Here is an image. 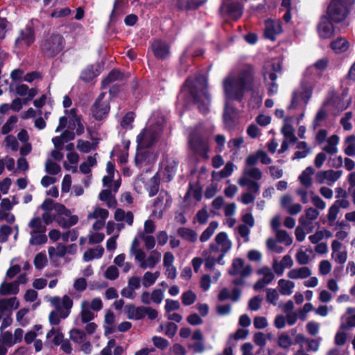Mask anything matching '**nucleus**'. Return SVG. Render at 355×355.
Instances as JSON below:
<instances>
[{
    "label": "nucleus",
    "mask_w": 355,
    "mask_h": 355,
    "mask_svg": "<svg viewBox=\"0 0 355 355\" xmlns=\"http://www.w3.org/2000/svg\"><path fill=\"white\" fill-rule=\"evenodd\" d=\"M254 80L251 66H244L236 74L231 73L223 82L225 95L224 123L232 125L235 116L234 109L230 105L232 101H241L246 90L252 88Z\"/></svg>",
    "instance_id": "f257e3e1"
},
{
    "label": "nucleus",
    "mask_w": 355,
    "mask_h": 355,
    "mask_svg": "<svg viewBox=\"0 0 355 355\" xmlns=\"http://www.w3.org/2000/svg\"><path fill=\"white\" fill-rule=\"evenodd\" d=\"M329 60L326 58L317 60L313 65L306 68L300 86L293 91L288 110L295 109L301 103L306 105L312 96L313 80L320 76L328 66Z\"/></svg>",
    "instance_id": "f03ea898"
},
{
    "label": "nucleus",
    "mask_w": 355,
    "mask_h": 355,
    "mask_svg": "<svg viewBox=\"0 0 355 355\" xmlns=\"http://www.w3.org/2000/svg\"><path fill=\"white\" fill-rule=\"evenodd\" d=\"M40 208L44 211L42 218L45 225L55 220L60 227H69L76 225L78 220V217L71 215L63 205L55 203L49 198L42 202Z\"/></svg>",
    "instance_id": "7ed1b4c3"
},
{
    "label": "nucleus",
    "mask_w": 355,
    "mask_h": 355,
    "mask_svg": "<svg viewBox=\"0 0 355 355\" xmlns=\"http://www.w3.org/2000/svg\"><path fill=\"white\" fill-rule=\"evenodd\" d=\"M207 79L204 76H199L195 78H189L186 81L182 92L190 94L193 101L198 104V108L202 113L209 110L210 97L207 93Z\"/></svg>",
    "instance_id": "20e7f679"
},
{
    "label": "nucleus",
    "mask_w": 355,
    "mask_h": 355,
    "mask_svg": "<svg viewBox=\"0 0 355 355\" xmlns=\"http://www.w3.org/2000/svg\"><path fill=\"white\" fill-rule=\"evenodd\" d=\"M49 301L55 309L49 314V322L51 325H58L61 319L67 318L70 314L73 306V300L65 295L62 298L58 296L52 297Z\"/></svg>",
    "instance_id": "39448f33"
},
{
    "label": "nucleus",
    "mask_w": 355,
    "mask_h": 355,
    "mask_svg": "<svg viewBox=\"0 0 355 355\" xmlns=\"http://www.w3.org/2000/svg\"><path fill=\"white\" fill-rule=\"evenodd\" d=\"M262 172L257 167H244L242 176L239 179L238 183L241 187H247L250 191L257 193L259 191V185L255 181L261 180Z\"/></svg>",
    "instance_id": "423d86ee"
},
{
    "label": "nucleus",
    "mask_w": 355,
    "mask_h": 355,
    "mask_svg": "<svg viewBox=\"0 0 355 355\" xmlns=\"http://www.w3.org/2000/svg\"><path fill=\"white\" fill-rule=\"evenodd\" d=\"M281 71V65L279 61L268 62L264 67V80L268 87V94L272 96L277 93L278 85L275 83L277 73Z\"/></svg>",
    "instance_id": "0eeeda50"
},
{
    "label": "nucleus",
    "mask_w": 355,
    "mask_h": 355,
    "mask_svg": "<svg viewBox=\"0 0 355 355\" xmlns=\"http://www.w3.org/2000/svg\"><path fill=\"white\" fill-rule=\"evenodd\" d=\"M178 166V163L173 159L165 157L160 163V166L156 175L153 179L155 182L157 183V180H162L163 182H168L174 176Z\"/></svg>",
    "instance_id": "6e6552de"
},
{
    "label": "nucleus",
    "mask_w": 355,
    "mask_h": 355,
    "mask_svg": "<svg viewBox=\"0 0 355 355\" xmlns=\"http://www.w3.org/2000/svg\"><path fill=\"white\" fill-rule=\"evenodd\" d=\"M327 14L334 22L338 23L347 17V9L340 0H333L328 7Z\"/></svg>",
    "instance_id": "1a4fd4ad"
},
{
    "label": "nucleus",
    "mask_w": 355,
    "mask_h": 355,
    "mask_svg": "<svg viewBox=\"0 0 355 355\" xmlns=\"http://www.w3.org/2000/svg\"><path fill=\"white\" fill-rule=\"evenodd\" d=\"M63 48V38L59 35L51 36L42 45V49L49 56H53Z\"/></svg>",
    "instance_id": "9d476101"
},
{
    "label": "nucleus",
    "mask_w": 355,
    "mask_h": 355,
    "mask_svg": "<svg viewBox=\"0 0 355 355\" xmlns=\"http://www.w3.org/2000/svg\"><path fill=\"white\" fill-rule=\"evenodd\" d=\"M158 135V130L151 127L146 128L138 136V148H147L152 146Z\"/></svg>",
    "instance_id": "9b49d317"
},
{
    "label": "nucleus",
    "mask_w": 355,
    "mask_h": 355,
    "mask_svg": "<svg viewBox=\"0 0 355 355\" xmlns=\"http://www.w3.org/2000/svg\"><path fill=\"white\" fill-rule=\"evenodd\" d=\"M161 253L157 250H152L146 256L145 252L141 256L136 259L139 263V266L141 269H152L154 268L156 265L161 260Z\"/></svg>",
    "instance_id": "f8f14e48"
},
{
    "label": "nucleus",
    "mask_w": 355,
    "mask_h": 355,
    "mask_svg": "<svg viewBox=\"0 0 355 355\" xmlns=\"http://www.w3.org/2000/svg\"><path fill=\"white\" fill-rule=\"evenodd\" d=\"M342 175V171H320L315 175V181L320 184H327L329 186H332Z\"/></svg>",
    "instance_id": "ddd939ff"
},
{
    "label": "nucleus",
    "mask_w": 355,
    "mask_h": 355,
    "mask_svg": "<svg viewBox=\"0 0 355 355\" xmlns=\"http://www.w3.org/2000/svg\"><path fill=\"white\" fill-rule=\"evenodd\" d=\"M189 142L191 148L196 153L200 155L205 158H208V143L205 138L198 135H191L189 137Z\"/></svg>",
    "instance_id": "4468645a"
},
{
    "label": "nucleus",
    "mask_w": 355,
    "mask_h": 355,
    "mask_svg": "<svg viewBox=\"0 0 355 355\" xmlns=\"http://www.w3.org/2000/svg\"><path fill=\"white\" fill-rule=\"evenodd\" d=\"M232 248V242L225 232H220L215 237V243L209 245V252L227 253Z\"/></svg>",
    "instance_id": "2eb2a0df"
},
{
    "label": "nucleus",
    "mask_w": 355,
    "mask_h": 355,
    "mask_svg": "<svg viewBox=\"0 0 355 355\" xmlns=\"http://www.w3.org/2000/svg\"><path fill=\"white\" fill-rule=\"evenodd\" d=\"M105 94L101 93L92 107V114L98 120L103 119L110 110L108 100L105 99Z\"/></svg>",
    "instance_id": "dca6fc26"
},
{
    "label": "nucleus",
    "mask_w": 355,
    "mask_h": 355,
    "mask_svg": "<svg viewBox=\"0 0 355 355\" xmlns=\"http://www.w3.org/2000/svg\"><path fill=\"white\" fill-rule=\"evenodd\" d=\"M331 259L337 263L343 265L347 259V251L342 243L333 240L331 244Z\"/></svg>",
    "instance_id": "f3484780"
},
{
    "label": "nucleus",
    "mask_w": 355,
    "mask_h": 355,
    "mask_svg": "<svg viewBox=\"0 0 355 355\" xmlns=\"http://www.w3.org/2000/svg\"><path fill=\"white\" fill-rule=\"evenodd\" d=\"M156 155L150 150L138 148L135 157V163L139 168L149 166L156 160Z\"/></svg>",
    "instance_id": "a211bd4d"
},
{
    "label": "nucleus",
    "mask_w": 355,
    "mask_h": 355,
    "mask_svg": "<svg viewBox=\"0 0 355 355\" xmlns=\"http://www.w3.org/2000/svg\"><path fill=\"white\" fill-rule=\"evenodd\" d=\"M294 264L293 260L291 255H284L281 260L274 258L272 263V269L275 274L282 276L285 269L291 268Z\"/></svg>",
    "instance_id": "6ab92c4d"
},
{
    "label": "nucleus",
    "mask_w": 355,
    "mask_h": 355,
    "mask_svg": "<svg viewBox=\"0 0 355 355\" xmlns=\"http://www.w3.org/2000/svg\"><path fill=\"white\" fill-rule=\"evenodd\" d=\"M19 307V302L15 297L8 299L0 298V320L5 315H10Z\"/></svg>",
    "instance_id": "aec40b11"
},
{
    "label": "nucleus",
    "mask_w": 355,
    "mask_h": 355,
    "mask_svg": "<svg viewBox=\"0 0 355 355\" xmlns=\"http://www.w3.org/2000/svg\"><path fill=\"white\" fill-rule=\"evenodd\" d=\"M280 205L283 209H286L291 215H296L302 209V207L300 203H293V197L288 194L284 195L280 198Z\"/></svg>",
    "instance_id": "412c9836"
},
{
    "label": "nucleus",
    "mask_w": 355,
    "mask_h": 355,
    "mask_svg": "<svg viewBox=\"0 0 355 355\" xmlns=\"http://www.w3.org/2000/svg\"><path fill=\"white\" fill-rule=\"evenodd\" d=\"M251 271L252 269L250 266H245L243 259L237 258L233 260L230 273L233 275H240L245 277L248 276Z\"/></svg>",
    "instance_id": "4be33fe9"
},
{
    "label": "nucleus",
    "mask_w": 355,
    "mask_h": 355,
    "mask_svg": "<svg viewBox=\"0 0 355 355\" xmlns=\"http://www.w3.org/2000/svg\"><path fill=\"white\" fill-rule=\"evenodd\" d=\"M334 32L332 23L327 17H322L318 25V33L320 37L323 39L330 38Z\"/></svg>",
    "instance_id": "5701e85b"
},
{
    "label": "nucleus",
    "mask_w": 355,
    "mask_h": 355,
    "mask_svg": "<svg viewBox=\"0 0 355 355\" xmlns=\"http://www.w3.org/2000/svg\"><path fill=\"white\" fill-rule=\"evenodd\" d=\"M34 40L33 30L30 26H26L21 31L20 35L15 40V44L19 47H26L32 44Z\"/></svg>",
    "instance_id": "b1692460"
},
{
    "label": "nucleus",
    "mask_w": 355,
    "mask_h": 355,
    "mask_svg": "<svg viewBox=\"0 0 355 355\" xmlns=\"http://www.w3.org/2000/svg\"><path fill=\"white\" fill-rule=\"evenodd\" d=\"M281 22L279 20H267L266 21L265 36L270 40H275L277 35L282 33Z\"/></svg>",
    "instance_id": "393cba45"
},
{
    "label": "nucleus",
    "mask_w": 355,
    "mask_h": 355,
    "mask_svg": "<svg viewBox=\"0 0 355 355\" xmlns=\"http://www.w3.org/2000/svg\"><path fill=\"white\" fill-rule=\"evenodd\" d=\"M293 121V116H286L284 119V125L281 132L285 139L288 140L290 143L294 144L297 141V137L295 135V129L291 125Z\"/></svg>",
    "instance_id": "a878e982"
},
{
    "label": "nucleus",
    "mask_w": 355,
    "mask_h": 355,
    "mask_svg": "<svg viewBox=\"0 0 355 355\" xmlns=\"http://www.w3.org/2000/svg\"><path fill=\"white\" fill-rule=\"evenodd\" d=\"M103 70L101 63H96L87 66L81 73L80 78L85 82H89L98 76Z\"/></svg>",
    "instance_id": "bb28decb"
},
{
    "label": "nucleus",
    "mask_w": 355,
    "mask_h": 355,
    "mask_svg": "<svg viewBox=\"0 0 355 355\" xmlns=\"http://www.w3.org/2000/svg\"><path fill=\"white\" fill-rule=\"evenodd\" d=\"M15 92L18 96H25L24 104L27 105L37 94L36 88L29 89L25 84H20L16 86Z\"/></svg>",
    "instance_id": "cd10ccee"
},
{
    "label": "nucleus",
    "mask_w": 355,
    "mask_h": 355,
    "mask_svg": "<svg viewBox=\"0 0 355 355\" xmlns=\"http://www.w3.org/2000/svg\"><path fill=\"white\" fill-rule=\"evenodd\" d=\"M311 270L306 266L291 268L287 272V277L290 279H304L311 277Z\"/></svg>",
    "instance_id": "c85d7f7f"
},
{
    "label": "nucleus",
    "mask_w": 355,
    "mask_h": 355,
    "mask_svg": "<svg viewBox=\"0 0 355 355\" xmlns=\"http://www.w3.org/2000/svg\"><path fill=\"white\" fill-rule=\"evenodd\" d=\"M128 0H115L110 19L112 22L116 21L125 12Z\"/></svg>",
    "instance_id": "c756f323"
},
{
    "label": "nucleus",
    "mask_w": 355,
    "mask_h": 355,
    "mask_svg": "<svg viewBox=\"0 0 355 355\" xmlns=\"http://www.w3.org/2000/svg\"><path fill=\"white\" fill-rule=\"evenodd\" d=\"M144 306H135L132 304H127L125 306V312L127 318L130 320H139L144 318Z\"/></svg>",
    "instance_id": "7c9ffc66"
},
{
    "label": "nucleus",
    "mask_w": 355,
    "mask_h": 355,
    "mask_svg": "<svg viewBox=\"0 0 355 355\" xmlns=\"http://www.w3.org/2000/svg\"><path fill=\"white\" fill-rule=\"evenodd\" d=\"M152 49L154 55L157 58L164 59L169 55L168 46L160 40L153 42L152 44Z\"/></svg>",
    "instance_id": "2f4dec72"
},
{
    "label": "nucleus",
    "mask_w": 355,
    "mask_h": 355,
    "mask_svg": "<svg viewBox=\"0 0 355 355\" xmlns=\"http://www.w3.org/2000/svg\"><path fill=\"white\" fill-rule=\"evenodd\" d=\"M313 250L311 248H305L301 246L295 254V259L298 264L305 266L308 264L311 260V254Z\"/></svg>",
    "instance_id": "473e14b6"
},
{
    "label": "nucleus",
    "mask_w": 355,
    "mask_h": 355,
    "mask_svg": "<svg viewBox=\"0 0 355 355\" xmlns=\"http://www.w3.org/2000/svg\"><path fill=\"white\" fill-rule=\"evenodd\" d=\"M79 317L82 323L92 321L96 315L94 311L88 307V300H83L80 303V312Z\"/></svg>",
    "instance_id": "72a5a7b5"
},
{
    "label": "nucleus",
    "mask_w": 355,
    "mask_h": 355,
    "mask_svg": "<svg viewBox=\"0 0 355 355\" xmlns=\"http://www.w3.org/2000/svg\"><path fill=\"white\" fill-rule=\"evenodd\" d=\"M295 284L290 279H280L277 282L279 292L284 296H290L293 293Z\"/></svg>",
    "instance_id": "f704fd0d"
},
{
    "label": "nucleus",
    "mask_w": 355,
    "mask_h": 355,
    "mask_svg": "<svg viewBox=\"0 0 355 355\" xmlns=\"http://www.w3.org/2000/svg\"><path fill=\"white\" fill-rule=\"evenodd\" d=\"M319 211L313 207H309L306 209L305 214L300 218V223L304 227H308L311 221L315 220L319 216Z\"/></svg>",
    "instance_id": "c9c22d12"
},
{
    "label": "nucleus",
    "mask_w": 355,
    "mask_h": 355,
    "mask_svg": "<svg viewBox=\"0 0 355 355\" xmlns=\"http://www.w3.org/2000/svg\"><path fill=\"white\" fill-rule=\"evenodd\" d=\"M315 171L312 166H308L300 175L298 179L302 187H311L313 184L312 175Z\"/></svg>",
    "instance_id": "e433bc0d"
},
{
    "label": "nucleus",
    "mask_w": 355,
    "mask_h": 355,
    "mask_svg": "<svg viewBox=\"0 0 355 355\" xmlns=\"http://www.w3.org/2000/svg\"><path fill=\"white\" fill-rule=\"evenodd\" d=\"M19 291V288L14 281L12 282H8L5 280L0 285L1 295H16Z\"/></svg>",
    "instance_id": "4c0bfd02"
},
{
    "label": "nucleus",
    "mask_w": 355,
    "mask_h": 355,
    "mask_svg": "<svg viewBox=\"0 0 355 355\" xmlns=\"http://www.w3.org/2000/svg\"><path fill=\"white\" fill-rule=\"evenodd\" d=\"M330 46L336 53H342L347 51L349 43L344 37H338L331 42Z\"/></svg>",
    "instance_id": "58836bf2"
},
{
    "label": "nucleus",
    "mask_w": 355,
    "mask_h": 355,
    "mask_svg": "<svg viewBox=\"0 0 355 355\" xmlns=\"http://www.w3.org/2000/svg\"><path fill=\"white\" fill-rule=\"evenodd\" d=\"M104 253V248L98 245L94 248L87 249L83 254V260L86 262L90 261L94 259H100Z\"/></svg>",
    "instance_id": "ea45409f"
},
{
    "label": "nucleus",
    "mask_w": 355,
    "mask_h": 355,
    "mask_svg": "<svg viewBox=\"0 0 355 355\" xmlns=\"http://www.w3.org/2000/svg\"><path fill=\"white\" fill-rule=\"evenodd\" d=\"M46 339L49 343L55 345H60L62 343L64 336L58 328L53 327L47 334Z\"/></svg>",
    "instance_id": "a19ab883"
},
{
    "label": "nucleus",
    "mask_w": 355,
    "mask_h": 355,
    "mask_svg": "<svg viewBox=\"0 0 355 355\" xmlns=\"http://www.w3.org/2000/svg\"><path fill=\"white\" fill-rule=\"evenodd\" d=\"M339 137L337 135H332L327 140V144L323 147V150L329 154L334 155L338 153V144Z\"/></svg>",
    "instance_id": "79ce46f5"
},
{
    "label": "nucleus",
    "mask_w": 355,
    "mask_h": 355,
    "mask_svg": "<svg viewBox=\"0 0 355 355\" xmlns=\"http://www.w3.org/2000/svg\"><path fill=\"white\" fill-rule=\"evenodd\" d=\"M178 234L183 239L194 243L198 239V234L193 230L187 227H180L178 230Z\"/></svg>",
    "instance_id": "37998d69"
},
{
    "label": "nucleus",
    "mask_w": 355,
    "mask_h": 355,
    "mask_svg": "<svg viewBox=\"0 0 355 355\" xmlns=\"http://www.w3.org/2000/svg\"><path fill=\"white\" fill-rule=\"evenodd\" d=\"M159 275L160 272L159 271H155V272L150 271L146 272L141 279L143 286L145 288L150 287L155 283Z\"/></svg>",
    "instance_id": "c03bdc74"
},
{
    "label": "nucleus",
    "mask_w": 355,
    "mask_h": 355,
    "mask_svg": "<svg viewBox=\"0 0 355 355\" xmlns=\"http://www.w3.org/2000/svg\"><path fill=\"white\" fill-rule=\"evenodd\" d=\"M296 194L303 204H306L312 198L314 194V191L311 189V187H302L296 190Z\"/></svg>",
    "instance_id": "a18cd8bd"
},
{
    "label": "nucleus",
    "mask_w": 355,
    "mask_h": 355,
    "mask_svg": "<svg viewBox=\"0 0 355 355\" xmlns=\"http://www.w3.org/2000/svg\"><path fill=\"white\" fill-rule=\"evenodd\" d=\"M109 216L107 209L96 207L94 210L87 216L89 219H96L99 220H105Z\"/></svg>",
    "instance_id": "49530a36"
},
{
    "label": "nucleus",
    "mask_w": 355,
    "mask_h": 355,
    "mask_svg": "<svg viewBox=\"0 0 355 355\" xmlns=\"http://www.w3.org/2000/svg\"><path fill=\"white\" fill-rule=\"evenodd\" d=\"M218 227V223L216 221H211L209 226L205 230V231L202 233L200 236V241L201 242L207 241L211 236L214 234L216 230Z\"/></svg>",
    "instance_id": "de8ad7c7"
},
{
    "label": "nucleus",
    "mask_w": 355,
    "mask_h": 355,
    "mask_svg": "<svg viewBox=\"0 0 355 355\" xmlns=\"http://www.w3.org/2000/svg\"><path fill=\"white\" fill-rule=\"evenodd\" d=\"M114 321H115V315H114V313L108 310L106 311L105 313V318H104V322H105V334L107 335V334H110L111 333L113 332V328H112V324L114 323Z\"/></svg>",
    "instance_id": "09e8293b"
},
{
    "label": "nucleus",
    "mask_w": 355,
    "mask_h": 355,
    "mask_svg": "<svg viewBox=\"0 0 355 355\" xmlns=\"http://www.w3.org/2000/svg\"><path fill=\"white\" fill-rule=\"evenodd\" d=\"M99 199L105 202L110 208H114L116 205V201L110 190L105 189L102 191L99 194Z\"/></svg>",
    "instance_id": "8fccbe9b"
},
{
    "label": "nucleus",
    "mask_w": 355,
    "mask_h": 355,
    "mask_svg": "<svg viewBox=\"0 0 355 355\" xmlns=\"http://www.w3.org/2000/svg\"><path fill=\"white\" fill-rule=\"evenodd\" d=\"M69 336L71 340L78 345L87 339L86 333L78 329H71L69 332Z\"/></svg>",
    "instance_id": "3c124183"
},
{
    "label": "nucleus",
    "mask_w": 355,
    "mask_h": 355,
    "mask_svg": "<svg viewBox=\"0 0 355 355\" xmlns=\"http://www.w3.org/2000/svg\"><path fill=\"white\" fill-rule=\"evenodd\" d=\"M28 226L31 229V232H33V233L36 232H45L46 231V226L39 216L32 218L28 223Z\"/></svg>",
    "instance_id": "603ef678"
},
{
    "label": "nucleus",
    "mask_w": 355,
    "mask_h": 355,
    "mask_svg": "<svg viewBox=\"0 0 355 355\" xmlns=\"http://www.w3.org/2000/svg\"><path fill=\"white\" fill-rule=\"evenodd\" d=\"M344 152L348 156H355V136L350 135L346 137Z\"/></svg>",
    "instance_id": "864d4df0"
},
{
    "label": "nucleus",
    "mask_w": 355,
    "mask_h": 355,
    "mask_svg": "<svg viewBox=\"0 0 355 355\" xmlns=\"http://www.w3.org/2000/svg\"><path fill=\"white\" fill-rule=\"evenodd\" d=\"M159 328L166 336L172 338L176 334L178 325L173 322H168L166 325L160 324Z\"/></svg>",
    "instance_id": "5fc2aeb1"
},
{
    "label": "nucleus",
    "mask_w": 355,
    "mask_h": 355,
    "mask_svg": "<svg viewBox=\"0 0 355 355\" xmlns=\"http://www.w3.org/2000/svg\"><path fill=\"white\" fill-rule=\"evenodd\" d=\"M77 149L83 153H89L92 150L96 148V144L91 143L89 141L78 139L76 145Z\"/></svg>",
    "instance_id": "6e6d98bb"
},
{
    "label": "nucleus",
    "mask_w": 355,
    "mask_h": 355,
    "mask_svg": "<svg viewBox=\"0 0 355 355\" xmlns=\"http://www.w3.org/2000/svg\"><path fill=\"white\" fill-rule=\"evenodd\" d=\"M276 238L278 242L282 243L286 246L291 245L293 243L292 237L284 230H277Z\"/></svg>",
    "instance_id": "4d7b16f0"
},
{
    "label": "nucleus",
    "mask_w": 355,
    "mask_h": 355,
    "mask_svg": "<svg viewBox=\"0 0 355 355\" xmlns=\"http://www.w3.org/2000/svg\"><path fill=\"white\" fill-rule=\"evenodd\" d=\"M44 232H36L33 233V232H31L30 234L31 235V238L30 239V243L32 245H41L46 242L47 238L46 235L44 234Z\"/></svg>",
    "instance_id": "13d9d810"
},
{
    "label": "nucleus",
    "mask_w": 355,
    "mask_h": 355,
    "mask_svg": "<svg viewBox=\"0 0 355 355\" xmlns=\"http://www.w3.org/2000/svg\"><path fill=\"white\" fill-rule=\"evenodd\" d=\"M274 273L273 270L268 266L263 267L258 270V274L262 275V279L268 284H270L275 279Z\"/></svg>",
    "instance_id": "bf43d9fd"
},
{
    "label": "nucleus",
    "mask_w": 355,
    "mask_h": 355,
    "mask_svg": "<svg viewBox=\"0 0 355 355\" xmlns=\"http://www.w3.org/2000/svg\"><path fill=\"white\" fill-rule=\"evenodd\" d=\"M18 119L16 116H10L1 128V133L3 135L9 133L15 127Z\"/></svg>",
    "instance_id": "052dcab7"
},
{
    "label": "nucleus",
    "mask_w": 355,
    "mask_h": 355,
    "mask_svg": "<svg viewBox=\"0 0 355 355\" xmlns=\"http://www.w3.org/2000/svg\"><path fill=\"white\" fill-rule=\"evenodd\" d=\"M299 340H305L308 344V350L317 352L319 349L322 338L319 337L316 339L305 340L303 336L299 335L297 336Z\"/></svg>",
    "instance_id": "680f3d73"
},
{
    "label": "nucleus",
    "mask_w": 355,
    "mask_h": 355,
    "mask_svg": "<svg viewBox=\"0 0 355 355\" xmlns=\"http://www.w3.org/2000/svg\"><path fill=\"white\" fill-rule=\"evenodd\" d=\"M122 77L123 76L119 71L113 70L109 73L107 78L103 80V86L105 87L114 81L122 79Z\"/></svg>",
    "instance_id": "e2e57ef3"
},
{
    "label": "nucleus",
    "mask_w": 355,
    "mask_h": 355,
    "mask_svg": "<svg viewBox=\"0 0 355 355\" xmlns=\"http://www.w3.org/2000/svg\"><path fill=\"white\" fill-rule=\"evenodd\" d=\"M144 251L140 248V243L137 238H135L132 241L130 253L135 256V260L143 254Z\"/></svg>",
    "instance_id": "0e129e2a"
},
{
    "label": "nucleus",
    "mask_w": 355,
    "mask_h": 355,
    "mask_svg": "<svg viewBox=\"0 0 355 355\" xmlns=\"http://www.w3.org/2000/svg\"><path fill=\"white\" fill-rule=\"evenodd\" d=\"M196 295L191 291L184 292L181 296L182 304L185 306L193 304L196 300Z\"/></svg>",
    "instance_id": "69168bd1"
},
{
    "label": "nucleus",
    "mask_w": 355,
    "mask_h": 355,
    "mask_svg": "<svg viewBox=\"0 0 355 355\" xmlns=\"http://www.w3.org/2000/svg\"><path fill=\"white\" fill-rule=\"evenodd\" d=\"M138 236L144 241L147 250H152L155 245V238L145 233H138Z\"/></svg>",
    "instance_id": "338daca9"
},
{
    "label": "nucleus",
    "mask_w": 355,
    "mask_h": 355,
    "mask_svg": "<svg viewBox=\"0 0 355 355\" xmlns=\"http://www.w3.org/2000/svg\"><path fill=\"white\" fill-rule=\"evenodd\" d=\"M61 168L59 164L49 159L46 162L45 171L51 175H56L60 173Z\"/></svg>",
    "instance_id": "774afa93"
}]
</instances>
